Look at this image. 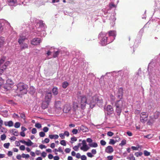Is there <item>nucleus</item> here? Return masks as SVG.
I'll return each instance as SVG.
<instances>
[{"label": "nucleus", "mask_w": 160, "mask_h": 160, "mask_svg": "<svg viewBox=\"0 0 160 160\" xmlns=\"http://www.w3.org/2000/svg\"><path fill=\"white\" fill-rule=\"evenodd\" d=\"M78 99L80 102L81 108L83 109L85 108L86 104H89L90 108H92L96 103L102 102V100H100L99 97L96 95L92 97L90 101H88L87 98L85 95L78 96Z\"/></svg>", "instance_id": "f257e3e1"}, {"label": "nucleus", "mask_w": 160, "mask_h": 160, "mask_svg": "<svg viewBox=\"0 0 160 160\" xmlns=\"http://www.w3.org/2000/svg\"><path fill=\"white\" fill-rule=\"evenodd\" d=\"M129 71L127 69H124L123 70H121L118 71H114L112 72H109L108 74H110V76L111 77L112 76V78L114 79H118V80L123 79V74H125L128 75L129 74ZM107 74H108L107 73Z\"/></svg>", "instance_id": "f03ea898"}, {"label": "nucleus", "mask_w": 160, "mask_h": 160, "mask_svg": "<svg viewBox=\"0 0 160 160\" xmlns=\"http://www.w3.org/2000/svg\"><path fill=\"white\" fill-rule=\"evenodd\" d=\"M106 34L105 33L101 32L98 35V38L101 39L100 44L102 46L106 45L113 41V40H110L109 37L106 36Z\"/></svg>", "instance_id": "7ed1b4c3"}, {"label": "nucleus", "mask_w": 160, "mask_h": 160, "mask_svg": "<svg viewBox=\"0 0 160 160\" xmlns=\"http://www.w3.org/2000/svg\"><path fill=\"white\" fill-rule=\"evenodd\" d=\"M10 27V23L6 20L4 19H0V34H2L7 32Z\"/></svg>", "instance_id": "20e7f679"}, {"label": "nucleus", "mask_w": 160, "mask_h": 160, "mask_svg": "<svg viewBox=\"0 0 160 160\" xmlns=\"http://www.w3.org/2000/svg\"><path fill=\"white\" fill-rule=\"evenodd\" d=\"M6 59V57L5 56L1 57L0 59V75L2 74L10 64V62L8 61L4 62Z\"/></svg>", "instance_id": "39448f33"}, {"label": "nucleus", "mask_w": 160, "mask_h": 160, "mask_svg": "<svg viewBox=\"0 0 160 160\" xmlns=\"http://www.w3.org/2000/svg\"><path fill=\"white\" fill-rule=\"evenodd\" d=\"M17 87L18 90L22 92V93L24 94L27 93V89L28 88V86L27 85L20 82L17 85Z\"/></svg>", "instance_id": "423d86ee"}, {"label": "nucleus", "mask_w": 160, "mask_h": 160, "mask_svg": "<svg viewBox=\"0 0 160 160\" xmlns=\"http://www.w3.org/2000/svg\"><path fill=\"white\" fill-rule=\"evenodd\" d=\"M144 78V76L142 72L141 68H140L138 69V72H136L135 75L134 76L133 79L139 80Z\"/></svg>", "instance_id": "0eeeda50"}, {"label": "nucleus", "mask_w": 160, "mask_h": 160, "mask_svg": "<svg viewBox=\"0 0 160 160\" xmlns=\"http://www.w3.org/2000/svg\"><path fill=\"white\" fill-rule=\"evenodd\" d=\"M37 25H39V27L37 28V31L38 32H40L41 30L44 29L46 28V26L44 23L43 22L42 20H39L37 21Z\"/></svg>", "instance_id": "6e6552de"}, {"label": "nucleus", "mask_w": 160, "mask_h": 160, "mask_svg": "<svg viewBox=\"0 0 160 160\" xmlns=\"http://www.w3.org/2000/svg\"><path fill=\"white\" fill-rule=\"evenodd\" d=\"M5 81V83L2 86L6 91L9 90L11 88V86L14 84L12 81Z\"/></svg>", "instance_id": "1a4fd4ad"}, {"label": "nucleus", "mask_w": 160, "mask_h": 160, "mask_svg": "<svg viewBox=\"0 0 160 160\" xmlns=\"http://www.w3.org/2000/svg\"><path fill=\"white\" fill-rule=\"evenodd\" d=\"M115 106L118 107L124 108L125 107V102L124 100H119L116 101Z\"/></svg>", "instance_id": "9d476101"}, {"label": "nucleus", "mask_w": 160, "mask_h": 160, "mask_svg": "<svg viewBox=\"0 0 160 160\" xmlns=\"http://www.w3.org/2000/svg\"><path fill=\"white\" fill-rule=\"evenodd\" d=\"M108 35L109 38L110 40H113V41L115 39L116 35V32L114 31H110L108 32Z\"/></svg>", "instance_id": "9b49d317"}, {"label": "nucleus", "mask_w": 160, "mask_h": 160, "mask_svg": "<svg viewBox=\"0 0 160 160\" xmlns=\"http://www.w3.org/2000/svg\"><path fill=\"white\" fill-rule=\"evenodd\" d=\"M42 42L40 38H35L32 39L31 41V44L33 45H37L39 44Z\"/></svg>", "instance_id": "f8f14e48"}, {"label": "nucleus", "mask_w": 160, "mask_h": 160, "mask_svg": "<svg viewBox=\"0 0 160 160\" xmlns=\"http://www.w3.org/2000/svg\"><path fill=\"white\" fill-rule=\"evenodd\" d=\"M52 97V93L50 92H47L46 94L44 101H46L47 102H50L51 101Z\"/></svg>", "instance_id": "ddd939ff"}, {"label": "nucleus", "mask_w": 160, "mask_h": 160, "mask_svg": "<svg viewBox=\"0 0 160 160\" xmlns=\"http://www.w3.org/2000/svg\"><path fill=\"white\" fill-rule=\"evenodd\" d=\"M148 116L146 114V113L143 112L142 113L140 117L141 121L142 122H145L148 120Z\"/></svg>", "instance_id": "4468645a"}, {"label": "nucleus", "mask_w": 160, "mask_h": 160, "mask_svg": "<svg viewBox=\"0 0 160 160\" xmlns=\"http://www.w3.org/2000/svg\"><path fill=\"white\" fill-rule=\"evenodd\" d=\"M109 72H107L106 74V75H105L104 76L102 75L101 78L100 79H109V80H114L113 78H112V76H111V77L110 76V74H107V73H108Z\"/></svg>", "instance_id": "2eb2a0df"}, {"label": "nucleus", "mask_w": 160, "mask_h": 160, "mask_svg": "<svg viewBox=\"0 0 160 160\" xmlns=\"http://www.w3.org/2000/svg\"><path fill=\"white\" fill-rule=\"evenodd\" d=\"M150 23H148V22L143 27V28H142L139 32L138 34V36L139 38H140L142 37V34L143 33L144 30L143 28H145L146 27H148V28L149 27V24Z\"/></svg>", "instance_id": "dca6fc26"}, {"label": "nucleus", "mask_w": 160, "mask_h": 160, "mask_svg": "<svg viewBox=\"0 0 160 160\" xmlns=\"http://www.w3.org/2000/svg\"><path fill=\"white\" fill-rule=\"evenodd\" d=\"M62 105L61 101L60 100H56L55 102V107L58 109H60Z\"/></svg>", "instance_id": "f3484780"}, {"label": "nucleus", "mask_w": 160, "mask_h": 160, "mask_svg": "<svg viewBox=\"0 0 160 160\" xmlns=\"http://www.w3.org/2000/svg\"><path fill=\"white\" fill-rule=\"evenodd\" d=\"M114 150L112 147L111 146H108L105 149V152L108 153H111L113 152Z\"/></svg>", "instance_id": "a211bd4d"}, {"label": "nucleus", "mask_w": 160, "mask_h": 160, "mask_svg": "<svg viewBox=\"0 0 160 160\" xmlns=\"http://www.w3.org/2000/svg\"><path fill=\"white\" fill-rule=\"evenodd\" d=\"M105 109L110 114L112 113L113 110L112 107L111 105H108Z\"/></svg>", "instance_id": "6ab92c4d"}, {"label": "nucleus", "mask_w": 160, "mask_h": 160, "mask_svg": "<svg viewBox=\"0 0 160 160\" xmlns=\"http://www.w3.org/2000/svg\"><path fill=\"white\" fill-rule=\"evenodd\" d=\"M70 109L71 108L68 105H65L64 107L63 112L65 113H67L69 112Z\"/></svg>", "instance_id": "aec40b11"}, {"label": "nucleus", "mask_w": 160, "mask_h": 160, "mask_svg": "<svg viewBox=\"0 0 160 160\" xmlns=\"http://www.w3.org/2000/svg\"><path fill=\"white\" fill-rule=\"evenodd\" d=\"M52 92L53 95H57L58 93V88L56 87H54L52 88Z\"/></svg>", "instance_id": "412c9836"}, {"label": "nucleus", "mask_w": 160, "mask_h": 160, "mask_svg": "<svg viewBox=\"0 0 160 160\" xmlns=\"http://www.w3.org/2000/svg\"><path fill=\"white\" fill-rule=\"evenodd\" d=\"M5 44L4 38L1 37L0 38V48H2Z\"/></svg>", "instance_id": "4be33fe9"}, {"label": "nucleus", "mask_w": 160, "mask_h": 160, "mask_svg": "<svg viewBox=\"0 0 160 160\" xmlns=\"http://www.w3.org/2000/svg\"><path fill=\"white\" fill-rule=\"evenodd\" d=\"M78 130H81L83 132H86L88 131V129L87 127L83 125H82L78 128Z\"/></svg>", "instance_id": "5701e85b"}, {"label": "nucleus", "mask_w": 160, "mask_h": 160, "mask_svg": "<svg viewBox=\"0 0 160 160\" xmlns=\"http://www.w3.org/2000/svg\"><path fill=\"white\" fill-rule=\"evenodd\" d=\"M26 38L24 36H20L18 39V42L20 45L22 43H23V42L25 41Z\"/></svg>", "instance_id": "b1692460"}, {"label": "nucleus", "mask_w": 160, "mask_h": 160, "mask_svg": "<svg viewBox=\"0 0 160 160\" xmlns=\"http://www.w3.org/2000/svg\"><path fill=\"white\" fill-rule=\"evenodd\" d=\"M49 102H47L46 101H44L42 104V107L43 109H45L47 108L49 105Z\"/></svg>", "instance_id": "393cba45"}, {"label": "nucleus", "mask_w": 160, "mask_h": 160, "mask_svg": "<svg viewBox=\"0 0 160 160\" xmlns=\"http://www.w3.org/2000/svg\"><path fill=\"white\" fill-rule=\"evenodd\" d=\"M62 53V51L60 49H58L57 51L55 52L53 54V57L54 58H56L58 56L59 54Z\"/></svg>", "instance_id": "a878e982"}, {"label": "nucleus", "mask_w": 160, "mask_h": 160, "mask_svg": "<svg viewBox=\"0 0 160 160\" xmlns=\"http://www.w3.org/2000/svg\"><path fill=\"white\" fill-rule=\"evenodd\" d=\"M8 1L10 6L15 5L17 3V0H8Z\"/></svg>", "instance_id": "bb28decb"}, {"label": "nucleus", "mask_w": 160, "mask_h": 160, "mask_svg": "<svg viewBox=\"0 0 160 160\" xmlns=\"http://www.w3.org/2000/svg\"><path fill=\"white\" fill-rule=\"evenodd\" d=\"M116 112L117 114L119 116L121 114L122 110V108L120 107H116Z\"/></svg>", "instance_id": "cd10ccee"}, {"label": "nucleus", "mask_w": 160, "mask_h": 160, "mask_svg": "<svg viewBox=\"0 0 160 160\" xmlns=\"http://www.w3.org/2000/svg\"><path fill=\"white\" fill-rule=\"evenodd\" d=\"M20 45L21 48L22 50L24 49L28 48V46L26 43H22Z\"/></svg>", "instance_id": "c85d7f7f"}, {"label": "nucleus", "mask_w": 160, "mask_h": 160, "mask_svg": "<svg viewBox=\"0 0 160 160\" xmlns=\"http://www.w3.org/2000/svg\"><path fill=\"white\" fill-rule=\"evenodd\" d=\"M10 132H12L13 135H14L16 136H18V135L19 133L15 129H12L11 131H10Z\"/></svg>", "instance_id": "c756f323"}, {"label": "nucleus", "mask_w": 160, "mask_h": 160, "mask_svg": "<svg viewBox=\"0 0 160 160\" xmlns=\"http://www.w3.org/2000/svg\"><path fill=\"white\" fill-rule=\"evenodd\" d=\"M29 93L32 95H33L35 92V89L33 87H31L30 88Z\"/></svg>", "instance_id": "7c9ffc66"}, {"label": "nucleus", "mask_w": 160, "mask_h": 160, "mask_svg": "<svg viewBox=\"0 0 160 160\" xmlns=\"http://www.w3.org/2000/svg\"><path fill=\"white\" fill-rule=\"evenodd\" d=\"M49 137L51 139H57L58 138V136L57 134H50L49 135Z\"/></svg>", "instance_id": "2f4dec72"}, {"label": "nucleus", "mask_w": 160, "mask_h": 160, "mask_svg": "<svg viewBox=\"0 0 160 160\" xmlns=\"http://www.w3.org/2000/svg\"><path fill=\"white\" fill-rule=\"evenodd\" d=\"M127 159L129 160H135V158L132 154L131 153L129 156L127 157Z\"/></svg>", "instance_id": "473e14b6"}, {"label": "nucleus", "mask_w": 160, "mask_h": 160, "mask_svg": "<svg viewBox=\"0 0 160 160\" xmlns=\"http://www.w3.org/2000/svg\"><path fill=\"white\" fill-rule=\"evenodd\" d=\"M80 149L81 150H83L84 151H86L89 149V148L87 145H84L82 146V147H81Z\"/></svg>", "instance_id": "72a5a7b5"}, {"label": "nucleus", "mask_w": 160, "mask_h": 160, "mask_svg": "<svg viewBox=\"0 0 160 160\" xmlns=\"http://www.w3.org/2000/svg\"><path fill=\"white\" fill-rule=\"evenodd\" d=\"M117 94L123 95V89L122 87L118 88Z\"/></svg>", "instance_id": "f704fd0d"}, {"label": "nucleus", "mask_w": 160, "mask_h": 160, "mask_svg": "<svg viewBox=\"0 0 160 160\" xmlns=\"http://www.w3.org/2000/svg\"><path fill=\"white\" fill-rule=\"evenodd\" d=\"M89 145L91 147L93 148H96L98 146V144L95 142H93L91 143H90L89 144Z\"/></svg>", "instance_id": "c9c22d12"}, {"label": "nucleus", "mask_w": 160, "mask_h": 160, "mask_svg": "<svg viewBox=\"0 0 160 160\" xmlns=\"http://www.w3.org/2000/svg\"><path fill=\"white\" fill-rule=\"evenodd\" d=\"M68 83L67 81L64 82L62 83V87L64 88H66L68 85Z\"/></svg>", "instance_id": "e433bc0d"}, {"label": "nucleus", "mask_w": 160, "mask_h": 160, "mask_svg": "<svg viewBox=\"0 0 160 160\" xmlns=\"http://www.w3.org/2000/svg\"><path fill=\"white\" fill-rule=\"evenodd\" d=\"M160 114V112H159L156 111L154 113V117L155 119L157 118Z\"/></svg>", "instance_id": "4c0bfd02"}, {"label": "nucleus", "mask_w": 160, "mask_h": 160, "mask_svg": "<svg viewBox=\"0 0 160 160\" xmlns=\"http://www.w3.org/2000/svg\"><path fill=\"white\" fill-rule=\"evenodd\" d=\"M126 144V140L125 139H123L121 143L119 144V146L122 147L125 145Z\"/></svg>", "instance_id": "58836bf2"}, {"label": "nucleus", "mask_w": 160, "mask_h": 160, "mask_svg": "<svg viewBox=\"0 0 160 160\" xmlns=\"http://www.w3.org/2000/svg\"><path fill=\"white\" fill-rule=\"evenodd\" d=\"M33 143L29 139L28 140V142H27L26 145L28 146H30L32 145Z\"/></svg>", "instance_id": "ea45409f"}, {"label": "nucleus", "mask_w": 160, "mask_h": 160, "mask_svg": "<svg viewBox=\"0 0 160 160\" xmlns=\"http://www.w3.org/2000/svg\"><path fill=\"white\" fill-rule=\"evenodd\" d=\"M142 154V153L141 152H136L135 153V155L138 157L141 156Z\"/></svg>", "instance_id": "a19ab883"}, {"label": "nucleus", "mask_w": 160, "mask_h": 160, "mask_svg": "<svg viewBox=\"0 0 160 160\" xmlns=\"http://www.w3.org/2000/svg\"><path fill=\"white\" fill-rule=\"evenodd\" d=\"M22 156L23 158H25L26 159L29 158L30 157L29 155L28 154H25L24 153H22Z\"/></svg>", "instance_id": "79ce46f5"}, {"label": "nucleus", "mask_w": 160, "mask_h": 160, "mask_svg": "<svg viewBox=\"0 0 160 160\" xmlns=\"http://www.w3.org/2000/svg\"><path fill=\"white\" fill-rule=\"evenodd\" d=\"M19 114H20V117L21 118L23 119L24 120L25 119V116L24 113L19 112Z\"/></svg>", "instance_id": "37998d69"}, {"label": "nucleus", "mask_w": 160, "mask_h": 160, "mask_svg": "<svg viewBox=\"0 0 160 160\" xmlns=\"http://www.w3.org/2000/svg\"><path fill=\"white\" fill-rule=\"evenodd\" d=\"M13 123L12 121H10L8 122V124H7V126H8L9 127H12L13 126Z\"/></svg>", "instance_id": "c03bdc74"}, {"label": "nucleus", "mask_w": 160, "mask_h": 160, "mask_svg": "<svg viewBox=\"0 0 160 160\" xmlns=\"http://www.w3.org/2000/svg\"><path fill=\"white\" fill-rule=\"evenodd\" d=\"M116 142L115 140L113 139H110L109 142V144H110L114 145Z\"/></svg>", "instance_id": "a18cd8bd"}, {"label": "nucleus", "mask_w": 160, "mask_h": 160, "mask_svg": "<svg viewBox=\"0 0 160 160\" xmlns=\"http://www.w3.org/2000/svg\"><path fill=\"white\" fill-rule=\"evenodd\" d=\"M20 126V123L19 122H16L14 124V127L16 128H19Z\"/></svg>", "instance_id": "49530a36"}, {"label": "nucleus", "mask_w": 160, "mask_h": 160, "mask_svg": "<svg viewBox=\"0 0 160 160\" xmlns=\"http://www.w3.org/2000/svg\"><path fill=\"white\" fill-rule=\"evenodd\" d=\"M110 100L112 102L114 101L115 100V97L112 95H111L110 96Z\"/></svg>", "instance_id": "de8ad7c7"}, {"label": "nucleus", "mask_w": 160, "mask_h": 160, "mask_svg": "<svg viewBox=\"0 0 160 160\" xmlns=\"http://www.w3.org/2000/svg\"><path fill=\"white\" fill-rule=\"evenodd\" d=\"M39 135L41 137H43L45 135V134L44 132H41L39 133Z\"/></svg>", "instance_id": "09e8293b"}, {"label": "nucleus", "mask_w": 160, "mask_h": 160, "mask_svg": "<svg viewBox=\"0 0 160 160\" xmlns=\"http://www.w3.org/2000/svg\"><path fill=\"white\" fill-rule=\"evenodd\" d=\"M60 143L63 146H66V141L65 140H62L61 141Z\"/></svg>", "instance_id": "8fccbe9b"}, {"label": "nucleus", "mask_w": 160, "mask_h": 160, "mask_svg": "<svg viewBox=\"0 0 160 160\" xmlns=\"http://www.w3.org/2000/svg\"><path fill=\"white\" fill-rule=\"evenodd\" d=\"M35 127L38 128H40L42 127L41 124L39 123H36Z\"/></svg>", "instance_id": "3c124183"}, {"label": "nucleus", "mask_w": 160, "mask_h": 160, "mask_svg": "<svg viewBox=\"0 0 160 160\" xmlns=\"http://www.w3.org/2000/svg\"><path fill=\"white\" fill-rule=\"evenodd\" d=\"M6 136L5 134H3L1 136V139L2 140H4L6 138Z\"/></svg>", "instance_id": "603ef678"}, {"label": "nucleus", "mask_w": 160, "mask_h": 160, "mask_svg": "<svg viewBox=\"0 0 160 160\" xmlns=\"http://www.w3.org/2000/svg\"><path fill=\"white\" fill-rule=\"evenodd\" d=\"M50 140L48 138H46L44 140L42 141V142L43 143L44 142H45L46 143H48L49 142Z\"/></svg>", "instance_id": "864d4df0"}, {"label": "nucleus", "mask_w": 160, "mask_h": 160, "mask_svg": "<svg viewBox=\"0 0 160 160\" xmlns=\"http://www.w3.org/2000/svg\"><path fill=\"white\" fill-rule=\"evenodd\" d=\"M10 145V143H5L4 144L3 146L4 147L6 148H9V147Z\"/></svg>", "instance_id": "5fc2aeb1"}, {"label": "nucleus", "mask_w": 160, "mask_h": 160, "mask_svg": "<svg viewBox=\"0 0 160 160\" xmlns=\"http://www.w3.org/2000/svg\"><path fill=\"white\" fill-rule=\"evenodd\" d=\"M144 154L145 156H148L150 155V152H148L146 150H145L144 151Z\"/></svg>", "instance_id": "6e6d98bb"}, {"label": "nucleus", "mask_w": 160, "mask_h": 160, "mask_svg": "<svg viewBox=\"0 0 160 160\" xmlns=\"http://www.w3.org/2000/svg\"><path fill=\"white\" fill-rule=\"evenodd\" d=\"M32 133L33 134L36 133L37 132V130L36 128H33L32 130Z\"/></svg>", "instance_id": "4d7b16f0"}, {"label": "nucleus", "mask_w": 160, "mask_h": 160, "mask_svg": "<svg viewBox=\"0 0 160 160\" xmlns=\"http://www.w3.org/2000/svg\"><path fill=\"white\" fill-rule=\"evenodd\" d=\"M49 130V128L47 127H45L43 128V130L44 132H47Z\"/></svg>", "instance_id": "13d9d810"}, {"label": "nucleus", "mask_w": 160, "mask_h": 160, "mask_svg": "<svg viewBox=\"0 0 160 160\" xmlns=\"http://www.w3.org/2000/svg\"><path fill=\"white\" fill-rule=\"evenodd\" d=\"M123 95H122L117 94V97L118 99H119V100H122V98Z\"/></svg>", "instance_id": "bf43d9fd"}, {"label": "nucleus", "mask_w": 160, "mask_h": 160, "mask_svg": "<svg viewBox=\"0 0 160 160\" xmlns=\"http://www.w3.org/2000/svg\"><path fill=\"white\" fill-rule=\"evenodd\" d=\"M113 134V133L111 131L108 132L107 133V135L110 137H111L112 136Z\"/></svg>", "instance_id": "052dcab7"}, {"label": "nucleus", "mask_w": 160, "mask_h": 160, "mask_svg": "<svg viewBox=\"0 0 160 160\" xmlns=\"http://www.w3.org/2000/svg\"><path fill=\"white\" fill-rule=\"evenodd\" d=\"M100 144L102 146H104L106 144V142L103 140H101L100 141Z\"/></svg>", "instance_id": "680f3d73"}, {"label": "nucleus", "mask_w": 160, "mask_h": 160, "mask_svg": "<svg viewBox=\"0 0 160 160\" xmlns=\"http://www.w3.org/2000/svg\"><path fill=\"white\" fill-rule=\"evenodd\" d=\"M13 117L15 118H19V116L18 115L15 113H14L13 115Z\"/></svg>", "instance_id": "e2e57ef3"}, {"label": "nucleus", "mask_w": 160, "mask_h": 160, "mask_svg": "<svg viewBox=\"0 0 160 160\" xmlns=\"http://www.w3.org/2000/svg\"><path fill=\"white\" fill-rule=\"evenodd\" d=\"M72 132L73 134H76L78 133V131L77 129H73Z\"/></svg>", "instance_id": "0e129e2a"}, {"label": "nucleus", "mask_w": 160, "mask_h": 160, "mask_svg": "<svg viewBox=\"0 0 160 160\" xmlns=\"http://www.w3.org/2000/svg\"><path fill=\"white\" fill-rule=\"evenodd\" d=\"M71 149L69 148H66L65 150V152L67 153H69L70 152Z\"/></svg>", "instance_id": "69168bd1"}, {"label": "nucleus", "mask_w": 160, "mask_h": 160, "mask_svg": "<svg viewBox=\"0 0 160 160\" xmlns=\"http://www.w3.org/2000/svg\"><path fill=\"white\" fill-rule=\"evenodd\" d=\"M19 148L21 150H24L25 149V147L24 145H22Z\"/></svg>", "instance_id": "338daca9"}, {"label": "nucleus", "mask_w": 160, "mask_h": 160, "mask_svg": "<svg viewBox=\"0 0 160 160\" xmlns=\"http://www.w3.org/2000/svg\"><path fill=\"white\" fill-rule=\"evenodd\" d=\"M81 158L82 160H86L87 159V157L85 155L82 156Z\"/></svg>", "instance_id": "774afa93"}]
</instances>
